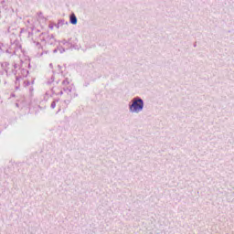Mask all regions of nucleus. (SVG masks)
<instances>
[{"label": "nucleus", "mask_w": 234, "mask_h": 234, "mask_svg": "<svg viewBox=\"0 0 234 234\" xmlns=\"http://www.w3.org/2000/svg\"><path fill=\"white\" fill-rule=\"evenodd\" d=\"M144 109V101L142 99H133L132 101V105H130L131 112L138 113Z\"/></svg>", "instance_id": "nucleus-1"}, {"label": "nucleus", "mask_w": 234, "mask_h": 234, "mask_svg": "<svg viewBox=\"0 0 234 234\" xmlns=\"http://www.w3.org/2000/svg\"><path fill=\"white\" fill-rule=\"evenodd\" d=\"M78 23V18H76L75 15L70 16V24L71 25H76Z\"/></svg>", "instance_id": "nucleus-2"}]
</instances>
